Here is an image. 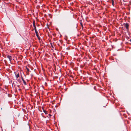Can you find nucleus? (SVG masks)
Here are the masks:
<instances>
[{
	"instance_id": "9",
	"label": "nucleus",
	"mask_w": 131,
	"mask_h": 131,
	"mask_svg": "<svg viewBox=\"0 0 131 131\" xmlns=\"http://www.w3.org/2000/svg\"><path fill=\"white\" fill-rule=\"evenodd\" d=\"M33 25H35V21H34L33 22Z\"/></svg>"
},
{
	"instance_id": "3",
	"label": "nucleus",
	"mask_w": 131,
	"mask_h": 131,
	"mask_svg": "<svg viewBox=\"0 0 131 131\" xmlns=\"http://www.w3.org/2000/svg\"><path fill=\"white\" fill-rule=\"evenodd\" d=\"M125 26L127 29H128L129 26L128 24L127 23H126L125 25Z\"/></svg>"
},
{
	"instance_id": "8",
	"label": "nucleus",
	"mask_w": 131,
	"mask_h": 131,
	"mask_svg": "<svg viewBox=\"0 0 131 131\" xmlns=\"http://www.w3.org/2000/svg\"><path fill=\"white\" fill-rule=\"evenodd\" d=\"M112 4L113 5V6H114V2L113 1H112Z\"/></svg>"
},
{
	"instance_id": "7",
	"label": "nucleus",
	"mask_w": 131,
	"mask_h": 131,
	"mask_svg": "<svg viewBox=\"0 0 131 131\" xmlns=\"http://www.w3.org/2000/svg\"><path fill=\"white\" fill-rule=\"evenodd\" d=\"M34 29L35 30V31H37L36 29V27H34Z\"/></svg>"
},
{
	"instance_id": "4",
	"label": "nucleus",
	"mask_w": 131,
	"mask_h": 131,
	"mask_svg": "<svg viewBox=\"0 0 131 131\" xmlns=\"http://www.w3.org/2000/svg\"><path fill=\"white\" fill-rule=\"evenodd\" d=\"M35 33L36 34L38 38H39V35H38V32L37 31H35Z\"/></svg>"
},
{
	"instance_id": "5",
	"label": "nucleus",
	"mask_w": 131,
	"mask_h": 131,
	"mask_svg": "<svg viewBox=\"0 0 131 131\" xmlns=\"http://www.w3.org/2000/svg\"><path fill=\"white\" fill-rule=\"evenodd\" d=\"M19 73H18L17 74H16V77L17 78H18L19 77Z\"/></svg>"
},
{
	"instance_id": "2",
	"label": "nucleus",
	"mask_w": 131,
	"mask_h": 131,
	"mask_svg": "<svg viewBox=\"0 0 131 131\" xmlns=\"http://www.w3.org/2000/svg\"><path fill=\"white\" fill-rule=\"evenodd\" d=\"M21 79H22V80H23V81L24 84L25 85H26V82H25V80H24L23 78L22 77V76H21Z\"/></svg>"
},
{
	"instance_id": "1",
	"label": "nucleus",
	"mask_w": 131,
	"mask_h": 131,
	"mask_svg": "<svg viewBox=\"0 0 131 131\" xmlns=\"http://www.w3.org/2000/svg\"><path fill=\"white\" fill-rule=\"evenodd\" d=\"M7 57L9 59L10 61L12 60V57L11 56L8 55L7 56Z\"/></svg>"
},
{
	"instance_id": "6",
	"label": "nucleus",
	"mask_w": 131,
	"mask_h": 131,
	"mask_svg": "<svg viewBox=\"0 0 131 131\" xmlns=\"http://www.w3.org/2000/svg\"><path fill=\"white\" fill-rule=\"evenodd\" d=\"M26 69H27V71H28V72L29 71V69L28 68L26 67Z\"/></svg>"
},
{
	"instance_id": "12",
	"label": "nucleus",
	"mask_w": 131,
	"mask_h": 131,
	"mask_svg": "<svg viewBox=\"0 0 131 131\" xmlns=\"http://www.w3.org/2000/svg\"><path fill=\"white\" fill-rule=\"evenodd\" d=\"M49 115L50 116H51V115L50 114H49Z\"/></svg>"
},
{
	"instance_id": "10",
	"label": "nucleus",
	"mask_w": 131,
	"mask_h": 131,
	"mask_svg": "<svg viewBox=\"0 0 131 131\" xmlns=\"http://www.w3.org/2000/svg\"><path fill=\"white\" fill-rule=\"evenodd\" d=\"M33 25V26L34 27H36V26H35V25Z\"/></svg>"
},
{
	"instance_id": "11",
	"label": "nucleus",
	"mask_w": 131,
	"mask_h": 131,
	"mask_svg": "<svg viewBox=\"0 0 131 131\" xmlns=\"http://www.w3.org/2000/svg\"><path fill=\"white\" fill-rule=\"evenodd\" d=\"M81 25L82 26V27H83L82 25V23H81Z\"/></svg>"
}]
</instances>
